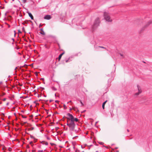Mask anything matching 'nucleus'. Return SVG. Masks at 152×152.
Here are the masks:
<instances>
[{"label": "nucleus", "mask_w": 152, "mask_h": 152, "mask_svg": "<svg viewBox=\"0 0 152 152\" xmlns=\"http://www.w3.org/2000/svg\"><path fill=\"white\" fill-rule=\"evenodd\" d=\"M98 122V121L96 122V124Z\"/></svg>", "instance_id": "nucleus-62"}, {"label": "nucleus", "mask_w": 152, "mask_h": 152, "mask_svg": "<svg viewBox=\"0 0 152 152\" xmlns=\"http://www.w3.org/2000/svg\"><path fill=\"white\" fill-rule=\"evenodd\" d=\"M8 12H6L5 13V16H6V15H7V13Z\"/></svg>", "instance_id": "nucleus-36"}, {"label": "nucleus", "mask_w": 152, "mask_h": 152, "mask_svg": "<svg viewBox=\"0 0 152 152\" xmlns=\"http://www.w3.org/2000/svg\"><path fill=\"white\" fill-rule=\"evenodd\" d=\"M120 55L122 57H123V54L122 53H120Z\"/></svg>", "instance_id": "nucleus-31"}, {"label": "nucleus", "mask_w": 152, "mask_h": 152, "mask_svg": "<svg viewBox=\"0 0 152 152\" xmlns=\"http://www.w3.org/2000/svg\"><path fill=\"white\" fill-rule=\"evenodd\" d=\"M17 67H16L15 68V70H16L17 69Z\"/></svg>", "instance_id": "nucleus-52"}, {"label": "nucleus", "mask_w": 152, "mask_h": 152, "mask_svg": "<svg viewBox=\"0 0 152 152\" xmlns=\"http://www.w3.org/2000/svg\"><path fill=\"white\" fill-rule=\"evenodd\" d=\"M22 31H24L25 32V29H24V27H22Z\"/></svg>", "instance_id": "nucleus-23"}, {"label": "nucleus", "mask_w": 152, "mask_h": 152, "mask_svg": "<svg viewBox=\"0 0 152 152\" xmlns=\"http://www.w3.org/2000/svg\"><path fill=\"white\" fill-rule=\"evenodd\" d=\"M110 79H109L108 80V83H109L110 82Z\"/></svg>", "instance_id": "nucleus-44"}, {"label": "nucleus", "mask_w": 152, "mask_h": 152, "mask_svg": "<svg viewBox=\"0 0 152 152\" xmlns=\"http://www.w3.org/2000/svg\"><path fill=\"white\" fill-rule=\"evenodd\" d=\"M9 104V102H7V104H6V105H7H7Z\"/></svg>", "instance_id": "nucleus-39"}, {"label": "nucleus", "mask_w": 152, "mask_h": 152, "mask_svg": "<svg viewBox=\"0 0 152 152\" xmlns=\"http://www.w3.org/2000/svg\"><path fill=\"white\" fill-rule=\"evenodd\" d=\"M93 146V145H90L89 146Z\"/></svg>", "instance_id": "nucleus-58"}, {"label": "nucleus", "mask_w": 152, "mask_h": 152, "mask_svg": "<svg viewBox=\"0 0 152 152\" xmlns=\"http://www.w3.org/2000/svg\"><path fill=\"white\" fill-rule=\"evenodd\" d=\"M14 32L15 33L14 35L15 36V31H14Z\"/></svg>", "instance_id": "nucleus-42"}, {"label": "nucleus", "mask_w": 152, "mask_h": 152, "mask_svg": "<svg viewBox=\"0 0 152 152\" xmlns=\"http://www.w3.org/2000/svg\"><path fill=\"white\" fill-rule=\"evenodd\" d=\"M40 31H44L43 30V28H41V29H40Z\"/></svg>", "instance_id": "nucleus-34"}, {"label": "nucleus", "mask_w": 152, "mask_h": 152, "mask_svg": "<svg viewBox=\"0 0 152 152\" xmlns=\"http://www.w3.org/2000/svg\"><path fill=\"white\" fill-rule=\"evenodd\" d=\"M27 13H28L29 16L30 17L31 20L34 19V17L32 15V14L30 12L28 11L26 12Z\"/></svg>", "instance_id": "nucleus-8"}, {"label": "nucleus", "mask_w": 152, "mask_h": 152, "mask_svg": "<svg viewBox=\"0 0 152 152\" xmlns=\"http://www.w3.org/2000/svg\"><path fill=\"white\" fill-rule=\"evenodd\" d=\"M31 107H32V105H31L30 106V107L31 108Z\"/></svg>", "instance_id": "nucleus-64"}, {"label": "nucleus", "mask_w": 152, "mask_h": 152, "mask_svg": "<svg viewBox=\"0 0 152 152\" xmlns=\"http://www.w3.org/2000/svg\"><path fill=\"white\" fill-rule=\"evenodd\" d=\"M44 142V141H42L41 143L43 144H44V143H43Z\"/></svg>", "instance_id": "nucleus-33"}, {"label": "nucleus", "mask_w": 152, "mask_h": 152, "mask_svg": "<svg viewBox=\"0 0 152 152\" xmlns=\"http://www.w3.org/2000/svg\"><path fill=\"white\" fill-rule=\"evenodd\" d=\"M137 88L138 89V92L137 93H136L135 94V95L136 96H137L139 95L142 92V90L141 88H140V86L137 85Z\"/></svg>", "instance_id": "nucleus-5"}, {"label": "nucleus", "mask_w": 152, "mask_h": 152, "mask_svg": "<svg viewBox=\"0 0 152 152\" xmlns=\"http://www.w3.org/2000/svg\"><path fill=\"white\" fill-rule=\"evenodd\" d=\"M107 102V100H106L102 104V108L103 109H104L105 105V104Z\"/></svg>", "instance_id": "nucleus-10"}, {"label": "nucleus", "mask_w": 152, "mask_h": 152, "mask_svg": "<svg viewBox=\"0 0 152 152\" xmlns=\"http://www.w3.org/2000/svg\"><path fill=\"white\" fill-rule=\"evenodd\" d=\"M70 57V58H72L73 57V56H71Z\"/></svg>", "instance_id": "nucleus-53"}, {"label": "nucleus", "mask_w": 152, "mask_h": 152, "mask_svg": "<svg viewBox=\"0 0 152 152\" xmlns=\"http://www.w3.org/2000/svg\"><path fill=\"white\" fill-rule=\"evenodd\" d=\"M42 26V25L41 24H39V27H40V26Z\"/></svg>", "instance_id": "nucleus-41"}, {"label": "nucleus", "mask_w": 152, "mask_h": 152, "mask_svg": "<svg viewBox=\"0 0 152 152\" xmlns=\"http://www.w3.org/2000/svg\"><path fill=\"white\" fill-rule=\"evenodd\" d=\"M55 102H56L57 103V102H59V101H58V100H56V101H55Z\"/></svg>", "instance_id": "nucleus-38"}, {"label": "nucleus", "mask_w": 152, "mask_h": 152, "mask_svg": "<svg viewBox=\"0 0 152 152\" xmlns=\"http://www.w3.org/2000/svg\"><path fill=\"white\" fill-rule=\"evenodd\" d=\"M44 96L45 97H46L47 96H46V95H44Z\"/></svg>", "instance_id": "nucleus-50"}, {"label": "nucleus", "mask_w": 152, "mask_h": 152, "mask_svg": "<svg viewBox=\"0 0 152 152\" xmlns=\"http://www.w3.org/2000/svg\"><path fill=\"white\" fill-rule=\"evenodd\" d=\"M40 34H41L43 35H45V33L44 31H42V32H40Z\"/></svg>", "instance_id": "nucleus-12"}, {"label": "nucleus", "mask_w": 152, "mask_h": 152, "mask_svg": "<svg viewBox=\"0 0 152 152\" xmlns=\"http://www.w3.org/2000/svg\"><path fill=\"white\" fill-rule=\"evenodd\" d=\"M50 144L52 146L55 145L54 143H50Z\"/></svg>", "instance_id": "nucleus-27"}, {"label": "nucleus", "mask_w": 152, "mask_h": 152, "mask_svg": "<svg viewBox=\"0 0 152 152\" xmlns=\"http://www.w3.org/2000/svg\"><path fill=\"white\" fill-rule=\"evenodd\" d=\"M104 19L107 21L111 22L112 21V20L110 18V17L107 13L106 12H104Z\"/></svg>", "instance_id": "nucleus-3"}, {"label": "nucleus", "mask_w": 152, "mask_h": 152, "mask_svg": "<svg viewBox=\"0 0 152 152\" xmlns=\"http://www.w3.org/2000/svg\"><path fill=\"white\" fill-rule=\"evenodd\" d=\"M40 88L42 89V90H41V91H42L43 90L45 89V88H43V87H40Z\"/></svg>", "instance_id": "nucleus-22"}, {"label": "nucleus", "mask_w": 152, "mask_h": 152, "mask_svg": "<svg viewBox=\"0 0 152 152\" xmlns=\"http://www.w3.org/2000/svg\"><path fill=\"white\" fill-rule=\"evenodd\" d=\"M64 53H65L64 52L62 53H61L59 55L58 57V59L59 61L60 60V59H61L62 56L64 54Z\"/></svg>", "instance_id": "nucleus-9"}, {"label": "nucleus", "mask_w": 152, "mask_h": 152, "mask_svg": "<svg viewBox=\"0 0 152 152\" xmlns=\"http://www.w3.org/2000/svg\"><path fill=\"white\" fill-rule=\"evenodd\" d=\"M22 117L23 118H26V116H24L23 115H22Z\"/></svg>", "instance_id": "nucleus-20"}, {"label": "nucleus", "mask_w": 152, "mask_h": 152, "mask_svg": "<svg viewBox=\"0 0 152 152\" xmlns=\"http://www.w3.org/2000/svg\"><path fill=\"white\" fill-rule=\"evenodd\" d=\"M99 48H105L103 46H99L98 47Z\"/></svg>", "instance_id": "nucleus-25"}, {"label": "nucleus", "mask_w": 152, "mask_h": 152, "mask_svg": "<svg viewBox=\"0 0 152 152\" xmlns=\"http://www.w3.org/2000/svg\"><path fill=\"white\" fill-rule=\"evenodd\" d=\"M72 109H73L74 110H75V109H74V108H72Z\"/></svg>", "instance_id": "nucleus-55"}, {"label": "nucleus", "mask_w": 152, "mask_h": 152, "mask_svg": "<svg viewBox=\"0 0 152 152\" xmlns=\"http://www.w3.org/2000/svg\"><path fill=\"white\" fill-rule=\"evenodd\" d=\"M78 136H75V137H73V139L75 137H77Z\"/></svg>", "instance_id": "nucleus-48"}, {"label": "nucleus", "mask_w": 152, "mask_h": 152, "mask_svg": "<svg viewBox=\"0 0 152 152\" xmlns=\"http://www.w3.org/2000/svg\"><path fill=\"white\" fill-rule=\"evenodd\" d=\"M12 39L13 41H14V38H12Z\"/></svg>", "instance_id": "nucleus-43"}, {"label": "nucleus", "mask_w": 152, "mask_h": 152, "mask_svg": "<svg viewBox=\"0 0 152 152\" xmlns=\"http://www.w3.org/2000/svg\"><path fill=\"white\" fill-rule=\"evenodd\" d=\"M80 104H81L82 106L84 104H83V102H82V101L81 100H80Z\"/></svg>", "instance_id": "nucleus-19"}, {"label": "nucleus", "mask_w": 152, "mask_h": 152, "mask_svg": "<svg viewBox=\"0 0 152 152\" xmlns=\"http://www.w3.org/2000/svg\"><path fill=\"white\" fill-rule=\"evenodd\" d=\"M36 101H34V103H36Z\"/></svg>", "instance_id": "nucleus-45"}, {"label": "nucleus", "mask_w": 152, "mask_h": 152, "mask_svg": "<svg viewBox=\"0 0 152 152\" xmlns=\"http://www.w3.org/2000/svg\"><path fill=\"white\" fill-rule=\"evenodd\" d=\"M127 131H128V132H129V130L128 129H127Z\"/></svg>", "instance_id": "nucleus-61"}, {"label": "nucleus", "mask_w": 152, "mask_h": 152, "mask_svg": "<svg viewBox=\"0 0 152 152\" xmlns=\"http://www.w3.org/2000/svg\"><path fill=\"white\" fill-rule=\"evenodd\" d=\"M53 100H52V99H50L49 101L50 102H53Z\"/></svg>", "instance_id": "nucleus-32"}, {"label": "nucleus", "mask_w": 152, "mask_h": 152, "mask_svg": "<svg viewBox=\"0 0 152 152\" xmlns=\"http://www.w3.org/2000/svg\"><path fill=\"white\" fill-rule=\"evenodd\" d=\"M18 33H21V31H20V30H18Z\"/></svg>", "instance_id": "nucleus-24"}, {"label": "nucleus", "mask_w": 152, "mask_h": 152, "mask_svg": "<svg viewBox=\"0 0 152 152\" xmlns=\"http://www.w3.org/2000/svg\"><path fill=\"white\" fill-rule=\"evenodd\" d=\"M100 21L99 18H97L95 20L93 25L92 26V31L93 32L98 26H99Z\"/></svg>", "instance_id": "nucleus-2"}, {"label": "nucleus", "mask_w": 152, "mask_h": 152, "mask_svg": "<svg viewBox=\"0 0 152 152\" xmlns=\"http://www.w3.org/2000/svg\"><path fill=\"white\" fill-rule=\"evenodd\" d=\"M2 83V82H1H1H0V84H1V83Z\"/></svg>", "instance_id": "nucleus-57"}, {"label": "nucleus", "mask_w": 152, "mask_h": 152, "mask_svg": "<svg viewBox=\"0 0 152 152\" xmlns=\"http://www.w3.org/2000/svg\"><path fill=\"white\" fill-rule=\"evenodd\" d=\"M6 99H6V98H4V99H3V101H5L6 100Z\"/></svg>", "instance_id": "nucleus-29"}, {"label": "nucleus", "mask_w": 152, "mask_h": 152, "mask_svg": "<svg viewBox=\"0 0 152 152\" xmlns=\"http://www.w3.org/2000/svg\"><path fill=\"white\" fill-rule=\"evenodd\" d=\"M67 115L69 117V118H67L69 120H70L71 121H72V122L74 118V116L72 114H71L69 113L67 114Z\"/></svg>", "instance_id": "nucleus-4"}, {"label": "nucleus", "mask_w": 152, "mask_h": 152, "mask_svg": "<svg viewBox=\"0 0 152 152\" xmlns=\"http://www.w3.org/2000/svg\"><path fill=\"white\" fill-rule=\"evenodd\" d=\"M72 60H70V57H69L68 58V59H65V60H63L62 62V63L63 64H64L65 63H65H67L68 62H70Z\"/></svg>", "instance_id": "nucleus-6"}, {"label": "nucleus", "mask_w": 152, "mask_h": 152, "mask_svg": "<svg viewBox=\"0 0 152 152\" xmlns=\"http://www.w3.org/2000/svg\"><path fill=\"white\" fill-rule=\"evenodd\" d=\"M23 0V2L24 3H26V0Z\"/></svg>", "instance_id": "nucleus-26"}, {"label": "nucleus", "mask_w": 152, "mask_h": 152, "mask_svg": "<svg viewBox=\"0 0 152 152\" xmlns=\"http://www.w3.org/2000/svg\"><path fill=\"white\" fill-rule=\"evenodd\" d=\"M115 149H117L118 148V147H115Z\"/></svg>", "instance_id": "nucleus-54"}, {"label": "nucleus", "mask_w": 152, "mask_h": 152, "mask_svg": "<svg viewBox=\"0 0 152 152\" xmlns=\"http://www.w3.org/2000/svg\"><path fill=\"white\" fill-rule=\"evenodd\" d=\"M30 137L31 138L35 139L34 137L33 136H32V135H31Z\"/></svg>", "instance_id": "nucleus-21"}, {"label": "nucleus", "mask_w": 152, "mask_h": 152, "mask_svg": "<svg viewBox=\"0 0 152 152\" xmlns=\"http://www.w3.org/2000/svg\"><path fill=\"white\" fill-rule=\"evenodd\" d=\"M4 2L6 3H7V2L5 0H4Z\"/></svg>", "instance_id": "nucleus-40"}, {"label": "nucleus", "mask_w": 152, "mask_h": 152, "mask_svg": "<svg viewBox=\"0 0 152 152\" xmlns=\"http://www.w3.org/2000/svg\"><path fill=\"white\" fill-rule=\"evenodd\" d=\"M71 102V101H69V102H67V103L68 104L69 102Z\"/></svg>", "instance_id": "nucleus-47"}, {"label": "nucleus", "mask_w": 152, "mask_h": 152, "mask_svg": "<svg viewBox=\"0 0 152 152\" xmlns=\"http://www.w3.org/2000/svg\"><path fill=\"white\" fill-rule=\"evenodd\" d=\"M116 152H119V151H116Z\"/></svg>", "instance_id": "nucleus-63"}, {"label": "nucleus", "mask_w": 152, "mask_h": 152, "mask_svg": "<svg viewBox=\"0 0 152 152\" xmlns=\"http://www.w3.org/2000/svg\"><path fill=\"white\" fill-rule=\"evenodd\" d=\"M21 112L23 113L24 112V111L23 110H22L21 111Z\"/></svg>", "instance_id": "nucleus-56"}, {"label": "nucleus", "mask_w": 152, "mask_h": 152, "mask_svg": "<svg viewBox=\"0 0 152 152\" xmlns=\"http://www.w3.org/2000/svg\"><path fill=\"white\" fill-rule=\"evenodd\" d=\"M52 88L53 90L54 91H56L57 90L56 88L54 87H53Z\"/></svg>", "instance_id": "nucleus-14"}, {"label": "nucleus", "mask_w": 152, "mask_h": 152, "mask_svg": "<svg viewBox=\"0 0 152 152\" xmlns=\"http://www.w3.org/2000/svg\"><path fill=\"white\" fill-rule=\"evenodd\" d=\"M99 143V144H100V145H102L103 144H104V143L102 142H98Z\"/></svg>", "instance_id": "nucleus-16"}, {"label": "nucleus", "mask_w": 152, "mask_h": 152, "mask_svg": "<svg viewBox=\"0 0 152 152\" xmlns=\"http://www.w3.org/2000/svg\"><path fill=\"white\" fill-rule=\"evenodd\" d=\"M57 44H58V45L59 48H60V45L58 43Z\"/></svg>", "instance_id": "nucleus-35"}, {"label": "nucleus", "mask_w": 152, "mask_h": 152, "mask_svg": "<svg viewBox=\"0 0 152 152\" xmlns=\"http://www.w3.org/2000/svg\"><path fill=\"white\" fill-rule=\"evenodd\" d=\"M10 27V25H8V27Z\"/></svg>", "instance_id": "nucleus-59"}, {"label": "nucleus", "mask_w": 152, "mask_h": 152, "mask_svg": "<svg viewBox=\"0 0 152 152\" xmlns=\"http://www.w3.org/2000/svg\"><path fill=\"white\" fill-rule=\"evenodd\" d=\"M33 129H34V128L33 127H32L31 128V130H33Z\"/></svg>", "instance_id": "nucleus-51"}, {"label": "nucleus", "mask_w": 152, "mask_h": 152, "mask_svg": "<svg viewBox=\"0 0 152 152\" xmlns=\"http://www.w3.org/2000/svg\"><path fill=\"white\" fill-rule=\"evenodd\" d=\"M48 142H45V145H48Z\"/></svg>", "instance_id": "nucleus-28"}, {"label": "nucleus", "mask_w": 152, "mask_h": 152, "mask_svg": "<svg viewBox=\"0 0 152 152\" xmlns=\"http://www.w3.org/2000/svg\"><path fill=\"white\" fill-rule=\"evenodd\" d=\"M51 18V17L50 15H46L44 17V18L45 19L49 20Z\"/></svg>", "instance_id": "nucleus-7"}, {"label": "nucleus", "mask_w": 152, "mask_h": 152, "mask_svg": "<svg viewBox=\"0 0 152 152\" xmlns=\"http://www.w3.org/2000/svg\"><path fill=\"white\" fill-rule=\"evenodd\" d=\"M96 43L95 42V41H92L91 42V43L94 44Z\"/></svg>", "instance_id": "nucleus-15"}, {"label": "nucleus", "mask_w": 152, "mask_h": 152, "mask_svg": "<svg viewBox=\"0 0 152 152\" xmlns=\"http://www.w3.org/2000/svg\"><path fill=\"white\" fill-rule=\"evenodd\" d=\"M40 80H44V78H41L40 79Z\"/></svg>", "instance_id": "nucleus-37"}, {"label": "nucleus", "mask_w": 152, "mask_h": 152, "mask_svg": "<svg viewBox=\"0 0 152 152\" xmlns=\"http://www.w3.org/2000/svg\"><path fill=\"white\" fill-rule=\"evenodd\" d=\"M86 111V110H84L82 112V113H83V112H85V111Z\"/></svg>", "instance_id": "nucleus-46"}, {"label": "nucleus", "mask_w": 152, "mask_h": 152, "mask_svg": "<svg viewBox=\"0 0 152 152\" xmlns=\"http://www.w3.org/2000/svg\"><path fill=\"white\" fill-rule=\"evenodd\" d=\"M78 121V119L77 118H74L72 122V121H71L70 123H68V121H67V125L69 127L70 130L72 131L74 130L76 125L75 121L77 122Z\"/></svg>", "instance_id": "nucleus-1"}, {"label": "nucleus", "mask_w": 152, "mask_h": 152, "mask_svg": "<svg viewBox=\"0 0 152 152\" xmlns=\"http://www.w3.org/2000/svg\"><path fill=\"white\" fill-rule=\"evenodd\" d=\"M43 151V150H39L38 151V152H42Z\"/></svg>", "instance_id": "nucleus-30"}, {"label": "nucleus", "mask_w": 152, "mask_h": 152, "mask_svg": "<svg viewBox=\"0 0 152 152\" xmlns=\"http://www.w3.org/2000/svg\"><path fill=\"white\" fill-rule=\"evenodd\" d=\"M64 109H66L67 108V107H66V105L65 104H64Z\"/></svg>", "instance_id": "nucleus-18"}, {"label": "nucleus", "mask_w": 152, "mask_h": 152, "mask_svg": "<svg viewBox=\"0 0 152 152\" xmlns=\"http://www.w3.org/2000/svg\"><path fill=\"white\" fill-rule=\"evenodd\" d=\"M25 23L24 22L22 23V24L23 25H24Z\"/></svg>", "instance_id": "nucleus-49"}, {"label": "nucleus", "mask_w": 152, "mask_h": 152, "mask_svg": "<svg viewBox=\"0 0 152 152\" xmlns=\"http://www.w3.org/2000/svg\"><path fill=\"white\" fill-rule=\"evenodd\" d=\"M152 23V21L151 20L148 22V24H146L145 25V27H147L151 23Z\"/></svg>", "instance_id": "nucleus-11"}, {"label": "nucleus", "mask_w": 152, "mask_h": 152, "mask_svg": "<svg viewBox=\"0 0 152 152\" xmlns=\"http://www.w3.org/2000/svg\"><path fill=\"white\" fill-rule=\"evenodd\" d=\"M99 46H98L96 45H95L94 46V47L95 48H98Z\"/></svg>", "instance_id": "nucleus-17"}, {"label": "nucleus", "mask_w": 152, "mask_h": 152, "mask_svg": "<svg viewBox=\"0 0 152 152\" xmlns=\"http://www.w3.org/2000/svg\"><path fill=\"white\" fill-rule=\"evenodd\" d=\"M72 108H70V110H72Z\"/></svg>", "instance_id": "nucleus-60"}, {"label": "nucleus", "mask_w": 152, "mask_h": 152, "mask_svg": "<svg viewBox=\"0 0 152 152\" xmlns=\"http://www.w3.org/2000/svg\"><path fill=\"white\" fill-rule=\"evenodd\" d=\"M45 136L47 138V140H50V138L49 137L47 136L46 135H45Z\"/></svg>", "instance_id": "nucleus-13"}]
</instances>
